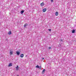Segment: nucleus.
Returning <instances> with one entry per match:
<instances>
[{"label": "nucleus", "instance_id": "f257e3e1", "mask_svg": "<svg viewBox=\"0 0 76 76\" xmlns=\"http://www.w3.org/2000/svg\"><path fill=\"white\" fill-rule=\"evenodd\" d=\"M36 68H37V69H41V66H39V65H37V66H36Z\"/></svg>", "mask_w": 76, "mask_h": 76}, {"label": "nucleus", "instance_id": "ddd939ff", "mask_svg": "<svg viewBox=\"0 0 76 76\" xmlns=\"http://www.w3.org/2000/svg\"><path fill=\"white\" fill-rule=\"evenodd\" d=\"M24 12V11H23V10H22V11H21V12L20 13L21 14H23Z\"/></svg>", "mask_w": 76, "mask_h": 76}, {"label": "nucleus", "instance_id": "dca6fc26", "mask_svg": "<svg viewBox=\"0 0 76 76\" xmlns=\"http://www.w3.org/2000/svg\"><path fill=\"white\" fill-rule=\"evenodd\" d=\"M48 49L49 50H50V49H51V47H49Z\"/></svg>", "mask_w": 76, "mask_h": 76}, {"label": "nucleus", "instance_id": "7ed1b4c3", "mask_svg": "<svg viewBox=\"0 0 76 76\" xmlns=\"http://www.w3.org/2000/svg\"><path fill=\"white\" fill-rule=\"evenodd\" d=\"M16 69V70H17V71H18V70H19V66H17L16 67H15Z\"/></svg>", "mask_w": 76, "mask_h": 76}, {"label": "nucleus", "instance_id": "0eeeda50", "mask_svg": "<svg viewBox=\"0 0 76 76\" xmlns=\"http://www.w3.org/2000/svg\"><path fill=\"white\" fill-rule=\"evenodd\" d=\"M24 56V55H23V54H22L20 55V57L21 58H23V56Z\"/></svg>", "mask_w": 76, "mask_h": 76}, {"label": "nucleus", "instance_id": "a211bd4d", "mask_svg": "<svg viewBox=\"0 0 76 76\" xmlns=\"http://www.w3.org/2000/svg\"><path fill=\"white\" fill-rule=\"evenodd\" d=\"M61 41H62V42H63V40H62V39H61Z\"/></svg>", "mask_w": 76, "mask_h": 76}, {"label": "nucleus", "instance_id": "f03ea898", "mask_svg": "<svg viewBox=\"0 0 76 76\" xmlns=\"http://www.w3.org/2000/svg\"><path fill=\"white\" fill-rule=\"evenodd\" d=\"M10 55H12L13 54V51H11V50H10Z\"/></svg>", "mask_w": 76, "mask_h": 76}, {"label": "nucleus", "instance_id": "f3484780", "mask_svg": "<svg viewBox=\"0 0 76 76\" xmlns=\"http://www.w3.org/2000/svg\"><path fill=\"white\" fill-rule=\"evenodd\" d=\"M51 2H53V0H51Z\"/></svg>", "mask_w": 76, "mask_h": 76}, {"label": "nucleus", "instance_id": "9b49d317", "mask_svg": "<svg viewBox=\"0 0 76 76\" xmlns=\"http://www.w3.org/2000/svg\"><path fill=\"white\" fill-rule=\"evenodd\" d=\"M45 69H44L42 71V75H44V73H45Z\"/></svg>", "mask_w": 76, "mask_h": 76}, {"label": "nucleus", "instance_id": "6ab92c4d", "mask_svg": "<svg viewBox=\"0 0 76 76\" xmlns=\"http://www.w3.org/2000/svg\"><path fill=\"white\" fill-rule=\"evenodd\" d=\"M42 60H44V58H42Z\"/></svg>", "mask_w": 76, "mask_h": 76}, {"label": "nucleus", "instance_id": "39448f33", "mask_svg": "<svg viewBox=\"0 0 76 76\" xmlns=\"http://www.w3.org/2000/svg\"><path fill=\"white\" fill-rule=\"evenodd\" d=\"M16 53L17 55H18V56H19V55L20 54V52H19V51H17L16 52Z\"/></svg>", "mask_w": 76, "mask_h": 76}, {"label": "nucleus", "instance_id": "f8f14e48", "mask_svg": "<svg viewBox=\"0 0 76 76\" xmlns=\"http://www.w3.org/2000/svg\"><path fill=\"white\" fill-rule=\"evenodd\" d=\"M55 15L56 16H58V12H56L55 13Z\"/></svg>", "mask_w": 76, "mask_h": 76}, {"label": "nucleus", "instance_id": "6e6552de", "mask_svg": "<svg viewBox=\"0 0 76 76\" xmlns=\"http://www.w3.org/2000/svg\"><path fill=\"white\" fill-rule=\"evenodd\" d=\"M46 10H47V9L44 8L43 10V12H46Z\"/></svg>", "mask_w": 76, "mask_h": 76}, {"label": "nucleus", "instance_id": "1a4fd4ad", "mask_svg": "<svg viewBox=\"0 0 76 76\" xmlns=\"http://www.w3.org/2000/svg\"><path fill=\"white\" fill-rule=\"evenodd\" d=\"M41 6H43L44 5V2H42L40 4Z\"/></svg>", "mask_w": 76, "mask_h": 76}, {"label": "nucleus", "instance_id": "aec40b11", "mask_svg": "<svg viewBox=\"0 0 76 76\" xmlns=\"http://www.w3.org/2000/svg\"><path fill=\"white\" fill-rule=\"evenodd\" d=\"M6 41H8V40L7 39H6Z\"/></svg>", "mask_w": 76, "mask_h": 76}, {"label": "nucleus", "instance_id": "423d86ee", "mask_svg": "<svg viewBox=\"0 0 76 76\" xmlns=\"http://www.w3.org/2000/svg\"><path fill=\"white\" fill-rule=\"evenodd\" d=\"M8 67H10L12 66V63H10L8 65Z\"/></svg>", "mask_w": 76, "mask_h": 76}, {"label": "nucleus", "instance_id": "4be33fe9", "mask_svg": "<svg viewBox=\"0 0 76 76\" xmlns=\"http://www.w3.org/2000/svg\"><path fill=\"white\" fill-rule=\"evenodd\" d=\"M27 56V55H26V57Z\"/></svg>", "mask_w": 76, "mask_h": 76}, {"label": "nucleus", "instance_id": "20e7f679", "mask_svg": "<svg viewBox=\"0 0 76 76\" xmlns=\"http://www.w3.org/2000/svg\"><path fill=\"white\" fill-rule=\"evenodd\" d=\"M75 31H76V30L75 29H73L72 30V34H75Z\"/></svg>", "mask_w": 76, "mask_h": 76}, {"label": "nucleus", "instance_id": "412c9836", "mask_svg": "<svg viewBox=\"0 0 76 76\" xmlns=\"http://www.w3.org/2000/svg\"><path fill=\"white\" fill-rule=\"evenodd\" d=\"M17 76H19V75H17Z\"/></svg>", "mask_w": 76, "mask_h": 76}, {"label": "nucleus", "instance_id": "2eb2a0df", "mask_svg": "<svg viewBox=\"0 0 76 76\" xmlns=\"http://www.w3.org/2000/svg\"><path fill=\"white\" fill-rule=\"evenodd\" d=\"M48 31H49L50 32H51V29H48Z\"/></svg>", "mask_w": 76, "mask_h": 76}, {"label": "nucleus", "instance_id": "9d476101", "mask_svg": "<svg viewBox=\"0 0 76 76\" xmlns=\"http://www.w3.org/2000/svg\"><path fill=\"white\" fill-rule=\"evenodd\" d=\"M9 35H10L12 34V32L11 31H10L8 33Z\"/></svg>", "mask_w": 76, "mask_h": 76}, {"label": "nucleus", "instance_id": "4468645a", "mask_svg": "<svg viewBox=\"0 0 76 76\" xmlns=\"http://www.w3.org/2000/svg\"><path fill=\"white\" fill-rule=\"evenodd\" d=\"M26 26H28V24L26 23L25 24L24 26V27H26Z\"/></svg>", "mask_w": 76, "mask_h": 76}]
</instances>
